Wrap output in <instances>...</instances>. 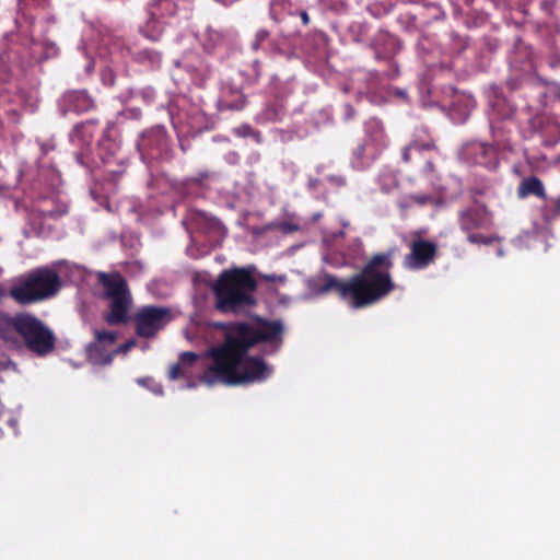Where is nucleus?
<instances>
[{"mask_svg": "<svg viewBox=\"0 0 560 560\" xmlns=\"http://www.w3.org/2000/svg\"><path fill=\"white\" fill-rule=\"evenodd\" d=\"M458 224L463 232L489 229L491 215L486 207L472 206L458 212Z\"/></svg>", "mask_w": 560, "mask_h": 560, "instance_id": "obj_11", "label": "nucleus"}, {"mask_svg": "<svg viewBox=\"0 0 560 560\" xmlns=\"http://www.w3.org/2000/svg\"><path fill=\"white\" fill-rule=\"evenodd\" d=\"M295 14H299L303 26H307L310 24V15L305 10H298Z\"/></svg>", "mask_w": 560, "mask_h": 560, "instance_id": "obj_31", "label": "nucleus"}, {"mask_svg": "<svg viewBox=\"0 0 560 560\" xmlns=\"http://www.w3.org/2000/svg\"><path fill=\"white\" fill-rule=\"evenodd\" d=\"M313 290L317 294H325L336 290L340 292L342 296H347L350 294V281H339L336 277L325 275L314 280Z\"/></svg>", "mask_w": 560, "mask_h": 560, "instance_id": "obj_13", "label": "nucleus"}, {"mask_svg": "<svg viewBox=\"0 0 560 560\" xmlns=\"http://www.w3.org/2000/svg\"><path fill=\"white\" fill-rule=\"evenodd\" d=\"M245 105L246 97L244 94L240 91H233L232 89L224 91L219 101V106L222 110H242Z\"/></svg>", "mask_w": 560, "mask_h": 560, "instance_id": "obj_16", "label": "nucleus"}, {"mask_svg": "<svg viewBox=\"0 0 560 560\" xmlns=\"http://www.w3.org/2000/svg\"><path fill=\"white\" fill-rule=\"evenodd\" d=\"M223 330V341L205 353L212 362L205 369L200 381L207 385L221 383L229 386L266 381L272 369L262 358L247 353L258 345H266L265 354L277 353L283 345L282 320L257 317L253 322L225 324Z\"/></svg>", "mask_w": 560, "mask_h": 560, "instance_id": "obj_1", "label": "nucleus"}, {"mask_svg": "<svg viewBox=\"0 0 560 560\" xmlns=\"http://www.w3.org/2000/svg\"><path fill=\"white\" fill-rule=\"evenodd\" d=\"M409 254L404 258V266L410 270H421L434 262L438 246L429 240H413L409 244Z\"/></svg>", "mask_w": 560, "mask_h": 560, "instance_id": "obj_9", "label": "nucleus"}, {"mask_svg": "<svg viewBox=\"0 0 560 560\" xmlns=\"http://www.w3.org/2000/svg\"><path fill=\"white\" fill-rule=\"evenodd\" d=\"M270 37V32L265 30V28H260L256 32L255 34V37L252 42V49L254 51H257L259 50L261 47H262V44Z\"/></svg>", "mask_w": 560, "mask_h": 560, "instance_id": "obj_22", "label": "nucleus"}, {"mask_svg": "<svg viewBox=\"0 0 560 560\" xmlns=\"http://www.w3.org/2000/svg\"><path fill=\"white\" fill-rule=\"evenodd\" d=\"M137 145L142 155L158 159L168 151L170 137L164 127L156 126L144 131Z\"/></svg>", "mask_w": 560, "mask_h": 560, "instance_id": "obj_10", "label": "nucleus"}, {"mask_svg": "<svg viewBox=\"0 0 560 560\" xmlns=\"http://www.w3.org/2000/svg\"><path fill=\"white\" fill-rule=\"evenodd\" d=\"M516 195L520 199H525L529 196L538 197L545 201L544 205L551 199L547 197L544 183L537 176L524 178L517 187Z\"/></svg>", "mask_w": 560, "mask_h": 560, "instance_id": "obj_14", "label": "nucleus"}, {"mask_svg": "<svg viewBox=\"0 0 560 560\" xmlns=\"http://www.w3.org/2000/svg\"><path fill=\"white\" fill-rule=\"evenodd\" d=\"M187 374L188 373L186 371V366L178 361L171 366L168 377L174 381L182 377H187Z\"/></svg>", "mask_w": 560, "mask_h": 560, "instance_id": "obj_23", "label": "nucleus"}, {"mask_svg": "<svg viewBox=\"0 0 560 560\" xmlns=\"http://www.w3.org/2000/svg\"><path fill=\"white\" fill-rule=\"evenodd\" d=\"M136 345H137L136 340L130 339V340L126 341L125 343L120 345L119 350L122 352H127L130 349H132L133 347H136Z\"/></svg>", "mask_w": 560, "mask_h": 560, "instance_id": "obj_32", "label": "nucleus"}, {"mask_svg": "<svg viewBox=\"0 0 560 560\" xmlns=\"http://www.w3.org/2000/svg\"><path fill=\"white\" fill-rule=\"evenodd\" d=\"M172 319V312L166 306H142L133 316L136 334L145 339L154 338Z\"/></svg>", "mask_w": 560, "mask_h": 560, "instance_id": "obj_7", "label": "nucleus"}, {"mask_svg": "<svg viewBox=\"0 0 560 560\" xmlns=\"http://www.w3.org/2000/svg\"><path fill=\"white\" fill-rule=\"evenodd\" d=\"M59 106L63 115L67 113L83 114L92 110L95 103L86 91H68L62 95Z\"/></svg>", "mask_w": 560, "mask_h": 560, "instance_id": "obj_12", "label": "nucleus"}, {"mask_svg": "<svg viewBox=\"0 0 560 560\" xmlns=\"http://www.w3.org/2000/svg\"><path fill=\"white\" fill-rule=\"evenodd\" d=\"M5 295V292L4 290L2 289V287L0 285V299L3 298Z\"/></svg>", "mask_w": 560, "mask_h": 560, "instance_id": "obj_40", "label": "nucleus"}, {"mask_svg": "<svg viewBox=\"0 0 560 560\" xmlns=\"http://www.w3.org/2000/svg\"><path fill=\"white\" fill-rule=\"evenodd\" d=\"M475 155V163L483 166H491L497 160V149L492 144L477 142L470 145Z\"/></svg>", "mask_w": 560, "mask_h": 560, "instance_id": "obj_15", "label": "nucleus"}, {"mask_svg": "<svg viewBox=\"0 0 560 560\" xmlns=\"http://www.w3.org/2000/svg\"><path fill=\"white\" fill-rule=\"evenodd\" d=\"M112 358L108 357V359L105 361L106 363L110 362Z\"/></svg>", "mask_w": 560, "mask_h": 560, "instance_id": "obj_41", "label": "nucleus"}, {"mask_svg": "<svg viewBox=\"0 0 560 560\" xmlns=\"http://www.w3.org/2000/svg\"><path fill=\"white\" fill-rule=\"evenodd\" d=\"M253 131L254 129L247 124H243L235 129L236 135L240 137H248L253 133Z\"/></svg>", "mask_w": 560, "mask_h": 560, "instance_id": "obj_29", "label": "nucleus"}, {"mask_svg": "<svg viewBox=\"0 0 560 560\" xmlns=\"http://www.w3.org/2000/svg\"><path fill=\"white\" fill-rule=\"evenodd\" d=\"M252 67V77L257 80L261 75V63L258 59L253 60L250 63Z\"/></svg>", "mask_w": 560, "mask_h": 560, "instance_id": "obj_30", "label": "nucleus"}, {"mask_svg": "<svg viewBox=\"0 0 560 560\" xmlns=\"http://www.w3.org/2000/svg\"><path fill=\"white\" fill-rule=\"evenodd\" d=\"M413 201L417 202L418 205H427L430 200V197L427 196V195H416L412 197Z\"/></svg>", "mask_w": 560, "mask_h": 560, "instance_id": "obj_34", "label": "nucleus"}, {"mask_svg": "<svg viewBox=\"0 0 560 560\" xmlns=\"http://www.w3.org/2000/svg\"><path fill=\"white\" fill-rule=\"evenodd\" d=\"M258 281L249 268L223 270L212 285L214 307L223 314H241L256 306Z\"/></svg>", "mask_w": 560, "mask_h": 560, "instance_id": "obj_3", "label": "nucleus"}, {"mask_svg": "<svg viewBox=\"0 0 560 560\" xmlns=\"http://www.w3.org/2000/svg\"><path fill=\"white\" fill-rule=\"evenodd\" d=\"M249 137L254 138L257 143H260L261 139H262L260 131L255 130V129Z\"/></svg>", "mask_w": 560, "mask_h": 560, "instance_id": "obj_36", "label": "nucleus"}, {"mask_svg": "<svg viewBox=\"0 0 560 560\" xmlns=\"http://www.w3.org/2000/svg\"><path fill=\"white\" fill-rule=\"evenodd\" d=\"M354 154L359 160L358 167L363 168L376 158V148L371 141H365L357 148Z\"/></svg>", "mask_w": 560, "mask_h": 560, "instance_id": "obj_19", "label": "nucleus"}, {"mask_svg": "<svg viewBox=\"0 0 560 560\" xmlns=\"http://www.w3.org/2000/svg\"><path fill=\"white\" fill-rule=\"evenodd\" d=\"M92 138H93V135H92V132H89V133H86V141H90V140H92Z\"/></svg>", "mask_w": 560, "mask_h": 560, "instance_id": "obj_39", "label": "nucleus"}, {"mask_svg": "<svg viewBox=\"0 0 560 560\" xmlns=\"http://www.w3.org/2000/svg\"><path fill=\"white\" fill-rule=\"evenodd\" d=\"M149 19L141 26V33L149 39L156 42L163 33L162 20L172 18L177 13V5L174 0H155L149 5Z\"/></svg>", "mask_w": 560, "mask_h": 560, "instance_id": "obj_8", "label": "nucleus"}, {"mask_svg": "<svg viewBox=\"0 0 560 560\" xmlns=\"http://www.w3.org/2000/svg\"><path fill=\"white\" fill-rule=\"evenodd\" d=\"M298 12V9L292 4L290 0H272L270 2V18L279 23L285 19V16H293Z\"/></svg>", "mask_w": 560, "mask_h": 560, "instance_id": "obj_17", "label": "nucleus"}, {"mask_svg": "<svg viewBox=\"0 0 560 560\" xmlns=\"http://www.w3.org/2000/svg\"><path fill=\"white\" fill-rule=\"evenodd\" d=\"M467 234V240L471 244H483L491 245L497 237L495 236H485L479 233H474V231L465 232Z\"/></svg>", "mask_w": 560, "mask_h": 560, "instance_id": "obj_21", "label": "nucleus"}, {"mask_svg": "<svg viewBox=\"0 0 560 560\" xmlns=\"http://www.w3.org/2000/svg\"><path fill=\"white\" fill-rule=\"evenodd\" d=\"M58 273L50 268L40 267L28 272L18 284L13 285L9 295L22 305L33 304L54 296L60 289Z\"/></svg>", "mask_w": 560, "mask_h": 560, "instance_id": "obj_5", "label": "nucleus"}, {"mask_svg": "<svg viewBox=\"0 0 560 560\" xmlns=\"http://www.w3.org/2000/svg\"><path fill=\"white\" fill-rule=\"evenodd\" d=\"M96 278L97 283L103 288L102 298L109 301L108 311L104 314L105 322L113 326L126 324L132 305V296L126 279L117 271H100Z\"/></svg>", "mask_w": 560, "mask_h": 560, "instance_id": "obj_4", "label": "nucleus"}, {"mask_svg": "<svg viewBox=\"0 0 560 560\" xmlns=\"http://www.w3.org/2000/svg\"><path fill=\"white\" fill-rule=\"evenodd\" d=\"M355 245L361 246L362 242L360 240L352 241V249L354 248Z\"/></svg>", "mask_w": 560, "mask_h": 560, "instance_id": "obj_38", "label": "nucleus"}, {"mask_svg": "<svg viewBox=\"0 0 560 560\" xmlns=\"http://www.w3.org/2000/svg\"><path fill=\"white\" fill-rule=\"evenodd\" d=\"M12 328L22 337L26 348L38 357H45L55 349L54 332L31 314H19L13 317Z\"/></svg>", "mask_w": 560, "mask_h": 560, "instance_id": "obj_6", "label": "nucleus"}, {"mask_svg": "<svg viewBox=\"0 0 560 560\" xmlns=\"http://www.w3.org/2000/svg\"><path fill=\"white\" fill-rule=\"evenodd\" d=\"M150 381H151V378H149V377H147V378H139L138 383L140 385L148 386V382H150Z\"/></svg>", "mask_w": 560, "mask_h": 560, "instance_id": "obj_37", "label": "nucleus"}, {"mask_svg": "<svg viewBox=\"0 0 560 560\" xmlns=\"http://www.w3.org/2000/svg\"><path fill=\"white\" fill-rule=\"evenodd\" d=\"M540 215L546 223H550L560 218V195L557 198L548 200L540 207Z\"/></svg>", "mask_w": 560, "mask_h": 560, "instance_id": "obj_20", "label": "nucleus"}, {"mask_svg": "<svg viewBox=\"0 0 560 560\" xmlns=\"http://www.w3.org/2000/svg\"><path fill=\"white\" fill-rule=\"evenodd\" d=\"M13 327V318L0 312V337Z\"/></svg>", "mask_w": 560, "mask_h": 560, "instance_id": "obj_26", "label": "nucleus"}, {"mask_svg": "<svg viewBox=\"0 0 560 560\" xmlns=\"http://www.w3.org/2000/svg\"><path fill=\"white\" fill-rule=\"evenodd\" d=\"M277 228L280 232H282L284 234H290V233H293V232H296L300 230L299 224L288 222V221L278 223Z\"/></svg>", "mask_w": 560, "mask_h": 560, "instance_id": "obj_28", "label": "nucleus"}, {"mask_svg": "<svg viewBox=\"0 0 560 560\" xmlns=\"http://www.w3.org/2000/svg\"><path fill=\"white\" fill-rule=\"evenodd\" d=\"M546 95L555 101H560V83L558 82H545Z\"/></svg>", "mask_w": 560, "mask_h": 560, "instance_id": "obj_25", "label": "nucleus"}, {"mask_svg": "<svg viewBox=\"0 0 560 560\" xmlns=\"http://www.w3.org/2000/svg\"><path fill=\"white\" fill-rule=\"evenodd\" d=\"M411 149H412V145H409V147L404 148V150H402L401 158H402L404 162H406V163L410 162V160H411V155H410Z\"/></svg>", "mask_w": 560, "mask_h": 560, "instance_id": "obj_35", "label": "nucleus"}, {"mask_svg": "<svg viewBox=\"0 0 560 560\" xmlns=\"http://www.w3.org/2000/svg\"><path fill=\"white\" fill-rule=\"evenodd\" d=\"M95 339L102 343L113 345L116 341V334L107 330H95Z\"/></svg>", "mask_w": 560, "mask_h": 560, "instance_id": "obj_24", "label": "nucleus"}, {"mask_svg": "<svg viewBox=\"0 0 560 560\" xmlns=\"http://www.w3.org/2000/svg\"><path fill=\"white\" fill-rule=\"evenodd\" d=\"M133 60L150 68H158L161 65V54L154 49L144 48L135 52Z\"/></svg>", "mask_w": 560, "mask_h": 560, "instance_id": "obj_18", "label": "nucleus"}, {"mask_svg": "<svg viewBox=\"0 0 560 560\" xmlns=\"http://www.w3.org/2000/svg\"><path fill=\"white\" fill-rule=\"evenodd\" d=\"M397 247L374 254L361 271L352 277V307L363 308L387 298L396 289L390 270Z\"/></svg>", "mask_w": 560, "mask_h": 560, "instance_id": "obj_2", "label": "nucleus"}, {"mask_svg": "<svg viewBox=\"0 0 560 560\" xmlns=\"http://www.w3.org/2000/svg\"><path fill=\"white\" fill-rule=\"evenodd\" d=\"M93 122L92 121H86V122H82L80 125H77L75 126V133L77 135H80V133H84L85 135V130L92 126Z\"/></svg>", "mask_w": 560, "mask_h": 560, "instance_id": "obj_33", "label": "nucleus"}, {"mask_svg": "<svg viewBox=\"0 0 560 560\" xmlns=\"http://www.w3.org/2000/svg\"><path fill=\"white\" fill-rule=\"evenodd\" d=\"M198 358L199 357L197 353L187 351V352H183L179 355V362L187 368V366H191L198 360Z\"/></svg>", "mask_w": 560, "mask_h": 560, "instance_id": "obj_27", "label": "nucleus"}]
</instances>
